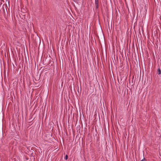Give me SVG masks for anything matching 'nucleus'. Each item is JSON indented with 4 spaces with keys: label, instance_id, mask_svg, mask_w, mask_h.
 <instances>
[{
    "label": "nucleus",
    "instance_id": "nucleus-1",
    "mask_svg": "<svg viewBox=\"0 0 161 161\" xmlns=\"http://www.w3.org/2000/svg\"><path fill=\"white\" fill-rule=\"evenodd\" d=\"M95 4L96 5V7L97 8H98L99 7L98 0H95Z\"/></svg>",
    "mask_w": 161,
    "mask_h": 161
},
{
    "label": "nucleus",
    "instance_id": "nucleus-4",
    "mask_svg": "<svg viewBox=\"0 0 161 161\" xmlns=\"http://www.w3.org/2000/svg\"><path fill=\"white\" fill-rule=\"evenodd\" d=\"M141 161H146V159H145V158H144Z\"/></svg>",
    "mask_w": 161,
    "mask_h": 161
},
{
    "label": "nucleus",
    "instance_id": "nucleus-5",
    "mask_svg": "<svg viewBox=\"0 0 161 161\" xmlns=\"http://www.w3.org/2000/svg\"><path fill=\"white\" fill-rule=\"evenodd\" d=\"M8 0H6V1H8Z\"/></svg>",
    "mask_w": 161,
    "mask_h": 161
},
{
    "label": "nucleus",
    "instance_id": "nucleus-3",
    "mask_svg": "<svg viewBox=\"0 0 161 161\" xmlns=\"http://www.w3.org/2000/svg\"><path fill=\"white\" fill-rule=\"evenodd\" d=\"M68 156L67 155H66L65 157V159L66 160L68 159Z\"/></svg>",
    "mask_w": 161,
    "mask_h": 161
},
{
    "label": "nucleus",
    "instance_id": "nucleus-2",
    "mask_svg": "<svg viewBox=\"0 0 161 161\" xmlns=\"http://www.w3.org/2000/svg\"><path fill=\"white\" fill-rule=\"evenodd\" d=\"M158 75H160L161 74V70L160 69V68H159L158 70Z\"/></svg>",
    "mask_w": 161,
    "mask_h": 161
}]
</instances>
